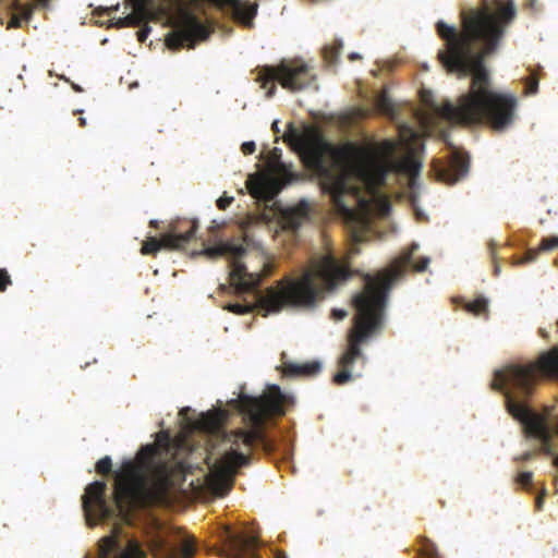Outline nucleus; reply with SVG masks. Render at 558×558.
I'll return each mask as SVG.
<instances>
[{
  "mask_svg": "<svg viewBox=\"0 0 558 558\" xmlns=\"http://www.w3.org/2000/svg\"><path fill=\"white\" fill-rule=\"evenodd\" d=\"M283 141L300 154L304 165L315 172L323 193L329 195L336 213L349 229L352 242L345 260L341 263L328 253L311 263V267L300 278H286L276 288H267L258 294V306L266 313L279 312L284 306H313L323 290H333L347 281L353 271L350 259L360 253L359 244L366 241L371 216L376 206L386 214L390 204L378 189L386 183L390 172H399L413 178L418 174L421 165L411 156L393 159L396 143L389 140L378 146L379 157L366 156L354 166L357 179L367 192L351 183L348 165L356 155L352 144L336 146L329 143L318 129L304 125L302 129L289 123Z\"/></svg>",
  "mask_w": 558,
  "mask_h": 558,
  "instance_id": "f257e3e1",
  "label": "nucleus"
},
{
  "mask_svg": "<svg viewBox=\"0 0 558 558\" xmlns=\"http://www.w3.org/2000/svg\"><path fill=\"white\" fill-rule=\"evenodd\" d=\"M515 16L513 0H492L462 11L460 28L442 21L436 23V33L444 43L437 53L438 61L448 73L472 76L469 92L457 104L441 105L438 110L441 118L461 125L485 123L495 131L512 124L517 98L492 89L485 59L498 49Z\"/></svg>",
  "mask_w": 558,
  "mask_h": 558,
  "instance_id": "f03ea898",
  "label": "nucleus"
},
{
  "mask_svg": "<svg viewBox=\"0 0 558 558\" xmlns=\"http://www.w3.org/2000/svg\"><path fill=\"white\" fill-rule=\"evenodd\" d=\"M175 447L168 433L160 432L155 444L141 448L134 461H124L116 475L113 505L106 498L107 484H88L82 496L87 522L118 518L126 525H135V511L166 501L172 486L174 464L162 454H174Z\"/></svg>",
  "mask_w": 558,
  "mask_h": 558,
  "instance_id": "7ed1b4c3",
  "label": "nucleus"
},
{
  "mask_svg": "<svg viewBox=\"0 0 558 558\" xmlns=\"http://www.w3.org/2000/svg\"><path fill=\"white\" fill-rule=\"evenodd\" d=\"M289 401L290 397L279 386L271 385L258 398L241 399L247 426L245 429L223 430L225 413L220 410L204 413L193 423L195 429L220 439L225 447L221 457L214 463L209 462L210 456L206 458L210 469L208 482L217 495L223 496L232 488L238 470L250 463V453L255 446H260L266 452L274 450V444L265 430V423L269 416L283 415Z\"/></svg>",
  "mask_w": 558,
  "mask_h": 558,
  "instance_id": "20e7f679",
  "label": "nucleus"
},
{
  "mask_svg": "<svg viewBox=\"0 0 558 558\" xmlns=\"http://www.w3.org/2000/svg\"><path fill=\"white\" fill-rule=\"evenodd\" d=\"M417 248L418 245L413 243L389 268L375 275L362 276L364 287L352 299L355 314L352 319L353 326L348 333L347 349L338 361L340 369L332 378L336 385H344L352 378L353 364L364 359L361 347L381 332L388 294L395 281L402 278L410 266L418 272L427 268L428 257H422L413 264L412 257Z\"/></svg>",
  "mask_w": 558,
  "mask_h": 558,
  "instance_id": "39448f33",
  "label": "nucleus"
},
{
  "mask_svg": "<svg viewBox=\"0 0 558 558\" xmlns=\"http://www.w3.org/2000/svg\"><path fill=\"white\" fill-rule=\"evenodd\" d=\"M558 379V345L542 353L535 363L527 365H509L495 374L493 387L509 388L506 392L508 411L519 418L525 426L529 435L542 441V452L553 456L551 434L546 418L533 413L517 398H526L532 395L538 376Z\"/></svg>",
  "mask_w": 558,
  "mask_h": 558,
  "instance_id": "423d86ee",
  "label": "nucleus"
},
{
  "mask_svg": "<svg viewBox=\"0 0 558 558\" xmlns=\"http://www.w3.org/2000/svg\"><path fill=\"white\" fill-rule=\"evenodd\" d=\"M252 244L253 241L245 234L241 242L227 241L204 251V254L210 258H217L222 255L229 256L231 267L229 274L230 283L238 292H250L257 289L262 280L269 276L274 269V265L270 262L264 260L260 270H247L246 266L241 262V258L246 254Z\"/></svg>",
  "mask_w": 558,
  "mask_h": 558,
  "instance_id": "0eeeda50",
  "label": "nucleus"
},
{
  "mask_svg": "<svg viewBox=\"0 0 558 558\" xmlns=\"http://www.w3.org/2000/svg\"><path fill=\"white\" fill-rule=\"evenodd\" d=\"M256 82L266 89V97L276 93V82L291 92H300L316 81V74L308 64L301 60H283L278 65H264L257 69Z\"/></svg>",
  "mask_w": 558,
  "mask_h": 558,
  "instance_id": "6e6552de",
  "label": "nucleus"
},
{
  "mask_svg": "<svg viewBox=\"0 0 558 558\" xmlns=\"http://www.w3.org/2000/svg\"><path fill=\"white\" fill-rule=\"evenodd\" d=\"M148 549L154 558H193L196 553L195 538L175 526L161 527L150 535Z\"/></svg>",
  "mask_w": 558,
  "mask_h": 558,
  "instance_id": "1a4fd4ad",
  "label": "nucleus"
},
{
  "mask_svg": "<svg viewBox=\"0 0 558 558\" xmlns=\"http://www.w3.org/2000/svg\"><path fill=\"white\" fill-rule=\"evenodd\" d=\"M198 228L197 220L178 219L169 223L167 232L160 239L148 238L143 242L141 253L143 255H155L161 248L181 250L195 235Z\"/></svg>",
  "mask_w": 558,
  "mask_h": 558,
  "instance_id": "9d476101",
  "label": "nucleus"
},
{
  "mask_svg": "<svg viewBox=\"0 0 558 558\" xmlns=\"http://www.w3.org/2000/svg\"><path fill=\"white\" fill-rule=\"evenodd\" d=\"M221 547L218 555L222 558H259L257 549L260 546L259 536L246 530L233 531L225 526L221 535Z\"/></svg>",
  "mask_w": 558,
  "mask_h": 558,
  "instance_id": "9b49d317",
  "label": "nucleus"
},
{
  "mask_svg": "<svg viewBox=\"0 0 558 558\" xmlns=\"http://www.w3.org/2000/svg\"><path fill=\"white\" fill-rule=\"evenodd\" d=\"M210 31L191 12L182 14L178 27L166 37L168 48L179 50L181 48L193 49L198 40L209 37Z\"/></svg>",
  "mask_w": 558,
  "mask_h": 558,
  "instance_id": "f8f14e48",
  "label": "nucleus"
},
{
  "mask_svg": "<svg viewBox=\"0 0 558 558\" xmlns=\"http://www.w3.org/2000/svg\"><path fill=\"white\" fill-rule=\"evenodd\" d=\"M120 527L113 529V534L105 536L99 542V558H146L147 554L136 538L128 541L125 549L121 548L118 541Z\"/></svg>",
  "mask_w": 558,
  "mask_h": 558,
  "instance_id": "ddd939ff",
  "label": "nucleus"
},
{
  "mask_svg": "<svg viewBox=\"0 0 558 558\" xmlns=\"http://www.w3.org/2000/svg\"><path fill=\"white\" fill-rule=\"evenodd\" d=\"M469 171V159L459 151H453L446 166L438 170V178L448 183L454 184L466 175Z\"/></svg>",
  "mask_w": 558,
  "mask_h": 558,
  "instance_id": "4468645a",
  "label": "nucleus"
},
{
  "mask_svg": "<svg viewBox=\"0 0 558 558\" xmlns=\"http://www.w3.org/2000/svg\"><path fill=\"white\" fill-rule=\"evenodd\" d=\"M322 371V363L311 361L305 363L283 362L282 375L284 377H314Z\"/></svg>",
  "mask_w": 558,
  "mask_h": 558,
  "instance_id": "2eb2a0df",
  "label": "nucleus"
},
{
  "mask_svg": "<svg viewBox=\"0 0 558 558\" xmlns=\"http://www.w3.org/2000/svg\"><path fill=\"white\" fill-rule=\"evenodd\" d=\"M147 0H133L134 12L124 17H120L116 22L118 28L140 26L146 13Z\"/></svg>",
  "mask_w": 558,
  "mask_h": 558,
  "instance_id": "dca6fc26",
  "label": "nucleus"
},
{
  "mask_svg": "<svg viewBox=\"0 0 558 558\" xmlns=\"http://www.w3.org/2000/svg\"><path fill=\"white\" fill-rule=\"evenodd\" d=\"M308 213V203L305 201H301L295 207H293L287 213L284 217L287 226L292 230L298 229L307 218Z\"/></svg>",
  "mask_w": 558,
  "mask_h": 558,
  "instance_id": "f3484780",
  "label": "nucleus"
},
{
  "mask_svg": "<svg viewBox=\"0 0 558 558\" xmlns=\"http://www.w3.org/2000/svg\"><path fill=\"white\" fill-rule=\"evenodd\" d=\"M281 157V150L279 148H274L270 151L268 166L269 169L278 174L282 175L284 178V182L288 183L293 179V173L287 168V166L280 160Z\"/></svg>",
  "mask_w": 558,
  "mask_h": 558,
  "instance_id": "a211bd4d",
  "label": "nucleus"
},
{
  "mask_svg": "<svg viewBox=\"0 0 558 558\" xmlns=\"http://www.w3.org/2000/svg\"><path fill=\"white\" fill-rule=\"evenodd\" d=\"M232 7L235 16L245 24H251L257 13V4L245 3L241 0H233Z\"/></svg>",
  "mask_w": 558,
  "mask_h": 558,
  "instance_id": "6ab92c4d",
  "label": "nucleus"
},
{
  "mask_svg": "<svg viewBox=\"0 0 558 558\" xmlns=\"http://www.w3.org/2000/svg\"><path fill=\"white\" fill-rule=\"evenodd\" d=\"M558 247V236L545 238L541 241L536 250H529L524 257L519 262L520 264L534 262L539 252L553 251Z\"/></svg>",
  "mask_w": 558,
  "mask_h": 558,
  "instance_id": "aec40b11",
  "label": "nucleus"
},
{
  "mask_svg": "<svg viewBox=\"0 0 558 558\" xmlns=\"http://www.w3.org/2000/svg\"><path fill=\"white\" fill-rule=\"evenodd\" d=\"M343 48L341 39H335L332 44L326 45L323 50V59L328 66L335 65L338 61L339 54Z\"/></svg>",
  "mask_w": 558,
  "mask_h": 558,
  "instance_id": "412c9836",
  "label": "nucleus"
},
{
  "mask_svg": "<svg viewBox=\"0 0 558 558\" xmlns=\"http://www.w3.org/2000/svg\"><path fill=\"white\" fill-rule=\"evenodd\" d=\"M465 310L475 316L487 315L488 302L485 298H477L472 302L466 303Z\"/></svg>",
  "mask_w": 558,
  "mask_h": 558,
  "instance_id": "4be33fe9",
  "label": "nucleus"
},
{
  "mask_svg": "<svg viewBox=\"0 0 558 558\" xmlns=\"http://www.w3.org/2000/svg\"><path fill=\"white\" fill-rule=\"evenodd\" d=\"M377 109L386 114L393 116L395 114V105L392 100L388 97L386 93H381L376 99Z\"/></svg>",
  "mask_w": 558,
  "mask_h": 558,
  "instance_id": "5701e85b",
  "label": "nucleus"
},
{
  "mask_svg": "<svg viewBox=\"0 0 558 558\" xmlns=\"http://www.w3.org/2000/svg\"><path fill=\"white\" fill-rule=\"evenodd\" d=\"M420 555L422 558H437V549L434 543L429 539H424L420 548Z\"/></svg>",
  "mask_w": 558,
  "mask_h": 558,
  "instance_id": "b1692460",
  "label": "nucleus"
},
{
  "mask_svg": "<svg viewBox=\"0 0 558 558\" xmlns=\"http://www.w3.org/2000/svg\"><path fill=\"white\" fill-rule=\"evenodd\" d=\"M226 308L233 314L244 315L251 313L254 306L251 304L229 303Z\"/></svg>",
  "mask_w": 558,
  "mask_h": 558,
  "instance_id": "393cba45",
  "label": "nucleus"
},
{
  "mask_svg": "<svg viewBox=\"0 0 558 558\" xmlns=\"http://www.w3.org/2000/svg\"><path fill=\"white\" fill-rule=\"evenodd\" d=\"M96 471L97 473L101 474V475H107L111 472L112 470V461H111V458L106 456L104 458H101L97 463H96Z\"/></svg>",
  "mask_w": 558,
  "mask_h": 558,
  "instance_id": "a878e982",
  "label": "nucleus"
},
{
  "mask_svg": "<svg viewBox=\"0 0 558 558\" xmlns=\"http://www.w3.org/2000/svg\"><path fill=\"white\" fill-rule=\"evenodd\" d=\"M533 474L532 472H521L517 476V483L524 489H530L532 486Z\"/></svg>",
  "mask_w": 558,
  "mask_h": 558,
  "instance_id": "bb28decb",
  "label": "nucleus"
},
{
  "mask_svg": "<svg viewBox=\"0 0 558 558\" xmlns=\"http://www.w3.org/2000/svg\"><path fill=\"white\" fill-rule=\"evenodd\" d=\"M12 284V279L7 269L0 268V292H4Z\"/></svg>",
  "mask_w": 558,
  "mask_h": 558,
  "instance_id": "cd10ccee",
  "label": "nucleus"
},
{
  "mask_svg": "<svg viewBox=\"0 0 558 558\" xmlns=\"http://www.w3.org/2000/svg\"><path fill=\"white\" fill-rule=\"evenodd\" d=\"M233 201L234 198L232 196L222 195L217 199L216 205L220 210H225Z\"/></svg>",
  "mask_w": 558,
  "mask_h": 558,
  "instance_id": "c85d7f7f",
  "label": "nucleus"
},
{
  "mask_svg": "<svg viewBox=\"0 0 558 558\" xmlns=\"http://www.w3.org/2000/svg\"><path fill=\"white\" fill-rule=\"evenodd\" d=\"M256 145L254 142H244L241 146V150L244 155H251L255 151Z\"/></svg>",
  "mask_w": 558,
  "mask_h": 558,
  "instance_id": "c756f323",
  "label": "nucleus"
},
{
  "mask_svg": "<svg viewBox=\"0 0 558 558\" xmlns=\"http://www.w3.org/2000/svg\"><path fill=\"white\" fill-rule=\"evenodd\" d=\"M348 313L344 310L335 308L331 312V316L337 320H342L347 317Z\"/></svg>",
  "mask_w": 558,
  "mask_h": 558,
  "instance_id": "7c9ffc66",
  "label": "nucleus"
},
{
  "mask_svg": "<svg viewBox=\"0 0 558 558\" xmlns=\"http://www.w3.org/2000/svg\"><path fill=\"white\" fill-rule=\"evenodd\" d=\"M538 82L536 78L531 77L529 84H527V93L529 94H535L537 92Z\"/></svg>",
  "mask_w": 558,
  "mask_h": 558,
  "instance_id": "2f4dec72",
  "label": "nucleus"
},
{
  "mask_svg": "<svg viewBox=\"0 0 558 558\" xmlns=\"http://www.w3.org/2000/svg\"><path fill=\"white\" fill-rule=\"evenodd\" d=\"M545 495H546V492L545 489L543 490V493L541 495H538L535 499V508L537 510H541L542 507H543V502H544V498H545Z\"/></svg>",
  "mask_w": 558,
  "mask_h": 558,
  "instance_id": "473e14b6",
  "label": "nucleus"
},
{
  "mask_svg": "<svg viewBox=\"0 0 558 558\" xmlns=\"http://www.w3.org/2000/svg\"><path fill=\"white\" fill-rule=\"evenodd\" d=\"M494 245H495V243L492 241V242L489 243V248H490V251H492V257H493V259H494V263H496V262H495ZM499 271H500L499 266H498L497 264H495L494 274L497 276V275L499 274Z\"/></svg>",
  "mask_w": 558,
  "mask_h": 558,
  "instance_id": "72a5a7b5",
  "label": "nucleus"
},
{
  "mask_svg": "<svg viewBox=\"0 0 558 558\" xmlns=\"http://www.w3.org/2000/svg\"><path fill=\"white\" fill-rule=\"evenodd\" d=\"M148 32H149V28H145V29L140 31L137 33L138 41L144 43L146 40V38H147Z\"/></svg>",
  "mask_w": 558,
  "mask_h": 558,
  "instance_id": "f704fd0d",
  "label": "nucleus"
},
{
  "mask_svg": "<svg viewBox=\"0 0 558 558\" xmlns=\"http://www.w3.org/2000/svg\"><path fill=\"white\" fill-rule=\"evenodd\" d=\"M169 5L181 8L186 0H165Z\"/></svg>",
  "mask_w": 558,
  "mask_h": 558,
  "instance_id": "c9c22d12",
  "label": "nucleus"
},
{
  "mask_svg": "<svg viewBox=\"0 0 558 558\" xmlns=\"http://www.w3.org/2000/svg\"><path fill=\"white\" fill-rule=\"evenodd\" d=\"M10 25L13 27H19L21 25V21L19 17H13L10 22Z\"/></svg>",
  "mask_w": 558,
  "mask_h": 558,
  "instance_id": "e433bc0d",
  "label": "nucleus"
},
{
  "mask_svg": "<svg viewBox=\"0 0 558 558\" xmlns=\"http://www.w3.org/2000/svg\"><path fill=\"white\" fill-rule=\"evenodd\" d=\"M71 86L77 93H82L83 92V88L80 85L75 84V83H72Z\"/></svg>",
  "mask_w": 558,
  "mask_h": 558,
  "instance_id": "4c0bfd02",
  "label": "nucleus"
},
{
  "mask_svg": "<svg viewBox=\"0 0 558 558\" xmlns=\"http://www.w3.org/2000/svg\"><path fill=\"white\" fill-rule=\"evenodd\" d=\"M275 558H288L286 553L284 551H280L278 550L276 554H275Z\"/></svg>",
  "mask_w": 558,
  "mask_h": 558,
  "instance_id": "58836bf2",
  "label": "nucleus"
},
{
  "mask_svg": "<svg viewBox=\"0 0 558 558\" xmlns=\"http://www.w3.org/2000/svg\"><path fill=\"white\" fill-rule=\"evenodd\" d=\"M149 226H150L151 228L157 229V228H159V222H158V220H150V221H149Z\"/></svg>",
  "mask_w": 558,
  "mask_h": 558,
  "instance_id": "ea45409f",
  "label": "nucleus"
},
{
  "mask_svg": "<svg viewBox=\"0 0 558 558\" xmlns=\"http://www.w3.org/2000/svg\"><path fill=\"white\" fill-rule=\"evenodd\" d=\"M78 123H80V126H82V128L86 126V124H87V123H86V119H85V118H82V117H81V118H78Z\"/></svg>",
  "mask_w": 558,
  "mask_h": 558,
  "instance_id": "a19ab883",
  "label": "nucleus"
},
{
  "mask_svg": "<svg viewBox=\"0 0 558 558\" xmlns=\"http://www.w3.org/2000/svg\"><path fill=\"white\" fill-rule=\"evenodd\" d=\"M360 58H361V57H360L357 53H355V52H353V53L349 54V59H350V60H357V59H360Z\"/></svg>",
  "mask_w": 558,
  "mask_h": 558,
  "instance_id": "79ce46f5",
  "label": "nucleus"
},
{
  "mask_svg": "<svg viewBox=\"0 0 558 558\" xmlns=\"http://www.w3.org/2000/svg\"><path fill=\"white\" fill-rule=\"evenodd\" d=\"M530 458H531V453H530V452H526V453H524V454L522 456V458H521V459L525 461V460H529Z\"/></svg>",
  "mask_w": 558,
  "mask_h": 558,
  "instance_id": "37998d69",
  "label": "nucleus"
},
{
  "mask_svg": "<svg viewBox=\"0 0 558 558\" xmlns=\"http://www.w3.org/2000/svg\"><path fill=\"white\" fill-rule=\"evenodd\" d=\"M109 10H110V11H118V10H119V4H117V5H114V7H111Z\"/></svg>",
  "mask_w": 558,
  "mask_h": 558,
  "instance_id": "c03bdc74",
  "label": "nucleus"
},
{
  "mask_svg": "<svg viewBox=\"0 0 558 558\" xmlns=\"http://www.w3.org/2000/svg\"><path fill=\"white\" fill-rule=\"evenodd\" d=\"M277 124H278V122H277V121H275V122L272 123V129H274L276 132L278 131V126H277Z\"/></svg>",
  "mask_w": 558,
  "mask_h": 558,
  "instance_id": "a18cd8bd",
  "label": "nucleus"
},
{
  "mask_svg": "<svg viewBox=\"0 0 558 558\" xmlns=\"http://www.w3.org/2000/svg\"><path fill=\"white\" fill-rule=\"evenodd\" d=\"M530 5L533 7L534 5V0H530Z\"/></svg>",
  "mask_w": 558,
  "mask_h": 558,
  "instance_id": "49530a36",
  "label": "nucleus"
}]
</instances>
